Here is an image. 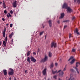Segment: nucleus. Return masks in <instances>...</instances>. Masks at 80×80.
Here are the masks:
<instances>
[{
	"instance_id": "34",
	"label": "nucleus",
	"mask_w": 80,
	"mask_h": 80,
	"mask_svg": "<svg viewBox=\"0 0 80 80\" xmlns=\"http://www.w3.org/2000/svg\"><path fill=\"white\" fill-rule=\"evenodd\" d=\"M72 34L71 33H70V34H69V38H71V37H72Z\"/></svg>"
},
{
	"instance_id": "9",
	"label": "nucleus",
	"mask_w": 80,
	"mask_h": 80,
	"mask_svg": "<svg viewBox=\"0 0 80 80\" xmlns=\"http://www.w3.org/2000/svg\"><path fill=\"white\" fill-rule=\"evenodd\" d=\"M67 12L68 13V12H69V13H71V12H72V9H71V8H70L68 7L67 10Z\"/></svg>"
},
{
	"instance_id": "35",
	"label": "nucleus",
	"mask_w": 80,
	"mask_h": 80,
	"mask_svg": "<svg viewBox=\"0 0 80 80\" xmlns=\"http://www.w3.org/2000/svg\"><path fill=\"white\" fill-rule=\"evenodd\" d=\"M10 13H11V14H13V11L12 10H11L10 11Z\"/></svg>"
},
{
	"instance_id": "6",
	"label": "nucleus",
	"mask_w": 80,
	"mask_h": 80,
	"mask_svg": "<svg viewBox=\"0 0 80 80\" xmlns=\"http://www.w3.org/2000/svg\"><path fill=\"white\" fill-rule=\"evenodd\" d=\"M6 30L7 29H6V28H5L4 30L2 32V35L3 36V37H4V38H5V32Z\"/></svg>"
},
{
	"instance_id": "45",
	"label": "nucleus",
	"mask_w": 80,
	"mask_h": 80,
	"mask_svg": "<svg viewBox=\"0 0 80 80\" xmlns=\"http://www.w3.org/2000/svg\"><path fill=\"white\" fill-rule=\"evenodd\" d=\"M9 80H12V77H10L9 78Z\"/></svg>"
},
{
	"instance_id": "59",
	"label": "nucleus",
	"mask_w": 80,
	"mask_h": 80,
	"mask_svg": "<svg viewBox=\"0 0 80 80\" xmlns=\"http://www.w3.org/2000/svg\"><path fill=\"white\" fill-rule=\"evenodd\" d=\"M2 52H4V50H2Z\"/></svg>"
},
{
	"instance_id": "22",
	"label": "nucleus",
	"mask_w": 80,
	"mask_h": 80,
	"mask_svg": "<svg viewBox=\"0 0 80 80\" xmlns=\"http://www.w3.org/2000/svg\"><path fill=\"white\" fill-rule=\"evenodd\" d=\"M3 44L4 46V47H6V45H7V44L6 43V42L5 41H3Z\"/></svg>"
},
{
	"instance_id": "47",
	"label": "nucleus",
	"mask_w": 80,
	"mask_h": 80,
	"mask_svg": "<svg viewBox=\"0 0 80 80\" xmlns=\"http://www.w3.org/2000/svg\"><path fill=\"white\" fill-rule=\"evenodd\" d=\"M67 26H65L64 27V28H67Z\"/></svg>"
},
{
	"instance_id": "41",
	"label": "nucleus",
	"mask_w": 80,
	"mask_h": 80,
	"mask_svg": "<svg viewBox=\"0 0 80 80\" xmlns=\"http://www.w3.org/2000/svg\"><path fill=\"white\" fill-rule=\"evenodd\" d=\"M77 2H78V3H80V0H78Z\"/></svg>"
},
{
	"instance_id": "17",
	"label": "nucleus",
	"mask_w": 80,
	"mask_h": 80,
	"mask_svg": "<svg viewBox=\"0 0 80 80\" xmlns=\"http://www.w3.org/2000/svg\"><path fill=\"white\" fill-rule=\"evenodd\" d=\"M76 59L75 58L73 59L70 62L71 64H73V63H74Z\"/></svg>"
},
{
	"instance_id": "16",
	"label": "nucleus",
	"mask_w": 80,
	"mask_h": 80,
	"mask_svg": "<svg viewBox=\"0 0 80 80\" xmlns=\"http://www.w3.org/2000/svg\"><path fill=\"white\" fill-rule=\"evenodd\" d=\"M60 71H61V70H59L57 72V71H56L55 72V71H53V70H52V73L53 74H55V73H59L60 72Z\"/></svg>"
},
{
	"instance_id": "26",
	"label": "nucleus",
	"mask_w": 80,
	"mask_h": 80,
	"mask_svg": "<svg viewBox=\"0 0 80 80\" xmlns=\"http://www.w3.org/2000/svg\"><path fill=\"white\" fill-rule=\"evenodd\" d=\"M52 56V53L51 52H49V57H51Z\"/></svg>"
},
{
	"instance_id": "51",
	"label": "nucleus",
	"mask_w": 80,
	"mask_h": 80,
	"mask_svg": "<svg viewBox=\"0 0 80 80\" xmlns=\"http://www.w3.org/2000/svg\"><path fill=\"white\" fill-rule=\"evenodd\" d=\"M2 45V42L1 41L0 42V45Z\"/></svg>"
},
{
	"instance_id": "7",
	"label": "nucleus",
	"mask_w": 80,
	"mask_h": 80,
	"mask_svg": "<svg viewBox=\"0 0 80 80\" xmlns=\"http://www.w3.org/2000/svg\"><path fill=\"white\" fill-rule=\"evenodd\" d=\"M43 75H47V68H45L42 72Z\"/></svg>"
},
{
	"instance_id": "63",
	"label": "nucleus",
	"mask_w": 80,
	"mask_h": 80,
	"mask_svg": "<svg viewBox=\"0 0 80 80\" xmlns=\"http://www.w3.org/2000/svg\"><path fill=\"white\" fill-rule=\"evenodd\" d=\"M66 22H67V21H66Z\"/></svg>"
},
{
	"instance_id": "12",
	"label": "nucleus",
	"mask_w": 80,
	"mask_h": 80,
	"mask_svg": "<svg viewBox=\"0 0 80 80\" xmlns=\"http://www.w3.org/2000/svg\"><path fill=\"white\" fill-rule=\"evenodd\" d=\"M30 57H28L27 59V61L29 63H30L31 62V60H30Z\"/></svg>"
},
{
	"instance_id": "32",
	"label": "nucleus",
	"mask_w": 80,
	"mask_h": 80,
	"mask_svg": "<svg viewBox=\"0 0 80 80\" xmlns=\"http://www.w3.org/2000/svg\"><path fill=\"white\" fill-rule=\"evenodd\" d=\"M72 52H75V49H73Z\"/></svg>"
},
{
	"instance_id": "39",
	"label": "nucleus",
	"mask_w": 80,
	"mask_h": 80,
	"mask_svg": "<svg viewBox=\"0 0 80 80\" xmlns=\"http://www.w3.org/2000/svg\"><path fill=\"white\" fill-rule=\"evenodd\" d=\"M25 73H28V72H27V70H26L25 71Z\"/></svg>"
},
{
	"instance_id": "54",
	"label": "nucleus",
	"mask_w": 80,
	"mask_h": 80,
	"mask_svg": "<svg viewBox=\"0 0 80 80\" xmlns=\"http://www.w3.org/2000/svg\"><path fill=\"white\" fill-rule=\"evenodd\" d=\"M14 80H16V78L15 77H14Z\"/></svg>"
},
{
	"instance_id": "46",
	"label": "nucleus",
	"mask_w": 80,
	"mask_h": 80,
	"mask_svg": "<svg viewBox=\"0 0 80 80\" xmlns=\"http://www.w3.org/2000/svg\"><path fill=\"white\" fill-rule=\"evenodd\" d=\"M2 20L3 21H5V19L4 18H2Z\"/></svg>"
},
{
	"instance_id": "55",
	"label": "nucleus",
	"mask_w": 80,
	"mask_h": 80,
	"mask_svg": "<svg viewBox=\"0 0 80 80\" xmlns=\"http://www.w3.org/2000/svg\"><path fill=\"white\" fill-rule=\"evenodd\" d=\"M77 2V0H74V2Z\"/></svg>"
},
{
	"instance_id": "5",
	"label": "nucleus",
	"mask_w": 80,
	"mask_h": 80,
	"mask_svg": "<svg viewBox=\"0 0 80 80\" xmlns=\"http://www.w3.org/2000/svg\"><path fill=\"white\" fill-rule=\"evenodd\" d=\"M31 59V61L33 63H35L36 62V59L34 58L32 56H31L30 58Z\"/></svg>"
},
{
	"instance_id": "11",
	"label": "nucleus",
	"mask_w": 80,
	"mask_h": 80,
	"mask_svg": "<svg viewBox=\"0 0 80 80\" xmlns=\"http://www.w3.org/2000/svg\"><path fill=\"white\" fill-rule=\"evenodd\" d=\"M14 71H8V74L9 75H13Z\"/></svg>"
},
{
	"instance_id": "40",
	"label": "nucleus",
	"mask_w": 80,
	"mask_h": 80,
	"mask_svg": "<svg viewBox=\"0 0 80 80\" xmlns=\"http://www.w3.org/2000/svg\"><path fill=\"white\" fill-rule=\"evenodd\" d=\"M76 33L78 34V35H80V33H79V32H77Z\"/></svg>"
},
{
	"instance_id": "61",
	"label": "nucleus",
	"mask_w": 80,
	"mask_h": 80,
	"mask_svg": "<svg viewBox=\"0 0 80 80\" xmlns=\"http://www.w3.org/2000/svg\"><path fill=\"white\" fill-rule=\"evenodd\" d=\"M0 28H1V26L0 25Z\"/></svg>"
},
{
	"instance_id": "31",
	"label": "nucleus",
	"mask_w": 80,
	"mask_h": 80,
	"mask_svg": "<svg viewBox=\"0 0 80 80\" xmlns=\"http://www.w3.org/2000/svg\"><path fill=\"white\" fill-rule=\"evenodd\" d=\"M78 32V28H76V33H77V32Z\"/></svg>"
},
{
	"instance_id": "37",
	"label": "nucleus",
	"mask_w": 80,
	"mask_h": 80,
	"mask_svg": "<svg viewBox=\"0 0 80 80\" xmlns=\"http://www.w3.org/2000/svg\"><path fill=\"white\" fill-rule=\"evenodd\" d=\"M66 69H67V68L66 67H65L64 68V69L63 70V71H65V70H66Z\"/></svg>"
},
{
	"instance_id": "15",
	"label": "nucleus",
	"mask_w": 80,
	"mask_h": 80,
	"mask_svg": "<svg viewBox=\"0 0 80 80\" xmlns=\"http://www.w3.org/2000/svg\"><path fill=\"white\" fill-rule=\"evenodd\" d=\"M49 27H51L52 26V21H51V20L49 21Z\"/></svg>"
},
{
	"instance_id": "49",
	"label": "nucleus",
	"mask_w": 80,
	"mask_h": 80,
	"mask_svg": "<svg viewBox=\"0 0 80 80\" xmlns=\"http://www.w3.org/2000/svg\"><path fill=\"white\" fill-rule=\"evenodd\" d=\"M58 65V64L57 63H56L55 64V66H57V65Z\"/></svg>"
},
{
	"instance_id": "23",
	"label": "nucleus",
	"mask_w": 80,
	"mask_h": 80,
	"mask_svg": "<svg viewBox=\"0 0 80 80\" xmlns=\"http://www.w3.org/2000/svg\"><path fill=\"white\" fill-rule=\"evenodd\" d=\"M53 66H54V64H53V63H52L50 66V68H53Z\"/></svg>"
},
{
	"instance_id": "24",
	"label": "nucleus",
	"mask_w": 80,
	"mask_h": 80,
	"mask_svg": "<svg viewBox=\"0 0 80 80\" xmlns=\"http://www.w3.org/2000/svg\"><path fill=\"white\" fill-rule=\"evenodd\" d=\"M74 68H75V69L76 70V71L79 74V71H78V68H77L76 67H75Z\"/></svg>"
},
{
	"instance_id": "2",
	"label": "nucleus",
	"mask_w": 80,
	"mask_h": 80,
	"mask_svg": "<svg viewBox=\"0 0 80 80\" xmlns=\"http://www.w3.org/2000/svg\"><path fill=\"white\" fill-rule=\"evenodd\" d=\"M47 60H48V57L47 56V55L45 54V58L44 59H42L41 62H46V61H47Z\"/></svg>"
},
{
	"instance_id": "38",
	"label": "nucleus",
	"mask_w": 80,
	"mask_h": 80,
	"mask_svg": "<svg viewBox=\"0 0 80 80\" xmlns=\"http://www.w3.org/2000/svg\"><path fill=\"white\" fill-rule=\"evenodd\" d=\"M56 78H57V76L56 75L54 76V77H53L54 78H55V79H56Z\"/></svg>"
},
{
	"instance_id": "33",
	"label": "nucleus",
	"mask_w": 80,
	"mask_h": 80,
	"mask_svg": "<svg viewBox=\"0 0 80 80\" xmlns=\"http://www.w3.org/2000/svg\"><path fill=\"white\" fill-rule=\"evenodd\" d=\"M4 13H5V14H6L7 13V11L6 10H5L4 11Z\"/></svg>"
},
{
	"instance_id": "20",
	"label": "nucleus",
	"mask_w": 80,
	"mask_h": 80,
	"mask_svg": "<svg viewBox=\"0 0 80 80\" xmlns=\"http://www.w3.org/2000/svg\"><path fill=\"white\" fill-rule=\"evenodd\" d=\"M79 65H80V62H77L76 63V67H78Z\"/></svg>"
},
{
	"instance_id": "60",
	"label": "nucleus",
	"mask_w": 80,
	"mask_h": 80,
	"mask_svg": "<svg viewBox=\"0 0 80 80\" xmlns=\"http://www.w3.org/2000/svg\"><path fill=\"white\" fill-rule=\"evenodd\" d=\"M39 35H40V32H39Z\"/></svg>"
},
{
	"instance_id": "48",
	"label": "nucleus",
	"mask_w": 80,
	"mask_h": 80,
	"mask_svg": "<svg viewBox=\"0 0 80 80\" xmlns=\"http://www.w3.org/2000/svg\"><path fill=\"white\" fill-rule=\"evenodd\" d=\"M74 19H75V17H73L72 18V20H73Z\"/></svg>"
},
{
	"instance_id": "28",
	"label": "nucleus",
	"mask_w": 80,
	"mask_h": 80,
	"mask_svg": "<svg viewBox=\"0 0 80 80\" xmlns=\"http://www.w3.org/2000/svg\"><path fill=\"white\" fill-rule=\"evenodd\" d=\"M5 40L6 41V42H7V36L6 37Z\"/></svg>"
},
{
	"instance_id": "13",
	"label": "nucleus",
	"mask_w": 80,
	"mask_h": 80,
	"mask_svg": "<svg viewBox=\"0 0 80 80\" xmlns=\"http://www.w3.org/2000/svg\"><path fill=\"white\" fill-rule=\"evenodd\" d=\"M64 16H65V14H64V13H62L61 14V17L59 18L60 19L63 18L64 17Z\"/></svg>"
},
{
	"instance_id": "64",
	"label": "nucleus",
	"mask_w": 80,
	"mask_h": 80,
	"mask_svg": "<svg viewBox=\"0 0 80 80\" xmlns=\"http://www.w3.org/2000/svg\"><path fill=\"white\" fill-rule=\"evenodd\" d=\"M43 28H44V27H43Z\"/></svg>"
},
{
	"instance_id": "21",
	"label": "nucleus",
	"mask_w": 80,
	"mask_h": 80,
	"mask_svg": "<svg viewBox=\"0 0 80 80\" xmlns=\"http://www.w3.org/2000/svg\"><path fill=\"white\" fill-rule=\"evenodd\" d=\"M12 15H11L9 13H8L7 15V17H8V18H9V17H12Z\"/></svg>"
},
{
	"instance_id": "52",
	"label": "nucleus",
	"mask_w": 80,
	"mask_h": 80,
	"mask_svg": "<svg viewBox=\"0 0 80 80\" xmlns=\"http://www.w3.org/2000/svg\"><path fill=\"white\" fill-rule=\"evenodd\" d=\"M58 23H60V21H58Z\"/></svg>"
},
{
	"instance_id": "36",
	"label": "nucleus",
	"mask_w": 80,
	"mask_h": 80,
	"mask_svg": "<svg viewBox=\"0 0 80 80\" xmlns=\"http://www.w3.org/2000/svg\"><path fill=\"white\" fill-rule=\"evenodd\" d=\"M13 26V24H11L10 25V27H12V26Z\"/></svg>"
},
{
	"instance_id": "42",
	"label": "nucleus",
	"mask_w": 80,
	"mask_h": 80,
	"mask_svg": "<svg viewBox=\"0 0 80 80\" xmlns=\"http://www.w3.org/2000/svg\"><path fill=\"white\" fill-rule=\"evenodd\" d=\"M32 53L33 55H36V53L35 52H33Z\"/></svg>"
},
{
	"instance_id": "8",
	"label": "nucleus",
	"mask_w": 80,
	"mask_h": 80,
	"mask_svg": "<svg viewBox=\"0 0 80 80\" xmlns=\"http://www.w3.org/2000/svg\"><path fill=\"white\" fill-rule=\"evenodd\" d=\"M62 8H68V6L67 3H64L63 6L62 7Z\"/></svg>"
},
{
	"instance_id": "58",
	"label": "nucleus",
	"mask_w": 80,
	"mask_h": 80,
	"mask_svg": "<svg viewBox=\"0 0 80 80\" xmlns=\"http://www.w3.org/2000/svg\"><path fill=\"white\" fill-rule=\"evenodd\" d=\"M59 80H62V79H60V78H59Z\"/></svg>"
},
{
	"instance_id": "14",
	"label": "nucleus",
	"mask_w": 80,
	"mask_h": 80,
	"mask_svg": "<svg viewBox=\"0 0 80 80\" xmlns=\"http://www.w3.org/2000/svg\"><path fill=\"white\" fill-rule=\"evenodd\" d=\"M3 72L4 73V75H5V76H6V75H7V70H6L5 69L3 70Z\"/></svg>"
},
{
	"instance_id": "43",
	"label": "nucleus",
	"mask_w": 80,
	"mask_h": 80,
	"mask_svg": "<svg viewBox=\"0 0 80 80\" xmlns=\"http://www.w3.org/2000/svg\"><path fill=\"white\" fill-rule=\"evenodd\" d=\"M70 71H71V72H73L74 70H73V69H70Z\"/></svg>"
},
{
	"instance_id": "44",
	"label": "nucleus",
	"mask_w": 80,
	"mask_h": 80,
	"mask_svg": "<svg viewBox=\"0 0 80 80\" xmlns=\"http://www.w3.org/2000/svg\"><path fill=\"white\" fill-rule=\"evenodd\" d=\"M2 1H1V2H0V5H2Z\"/></svg>"
},
{
	"instance_id": "57",
	"label": "nucleus",
	"mask_w": 80,
	"mask_h": 80,
	"mask_svg": "<svg viewBox=\"0 0 80 80\" xmlns=\"http://www.w3.org/2000/svg\"><path fill=\"white\" fill-rule=\"evenodd\" d=\"M8 24H6V26H8Z\"/></svg>"
},
{
	"instance_id": "3",
	"label": "nucleus",
	"mask_w": 80,
	"mask_h": 80,
	"mask_svg": "<svg viewBox=\"0 0 80 80\" xmlns=\"http://www.w3.org/2000/svg\"><path fill=\"white\" fill-rule=\"evenodd\" d=\"M17 1H15L12 2V6L13 7H14V8L17 7Z\"/></svg>"
},
{
	"instance_id": "53",
	"label": "nucleus",
	"mask_w": 80,
	"mask_h": 80,
	"mask_svg": "<svg viewBox=\"0 0 80 80\" xmlns=\"http://www.w3.org/2000/svg\"><path fill=\"white\" fill-rule=\"evenodd\" d=\"M37 52H38L37 53H38V52H39V49H38V50L37 51Z\"/></svg>"
},
{
	"instance_id": "25",
	"label": "nucleus",
	"mask_w": 80,
	"mask_h": 80,
	"mask_svg": "<svg viewBox=\"0 0 80 80\" xmlns=\"http://www.w3.org/2000/svg\"><path fill=\"white\" fill-rule=\"evenodd\" d=\"M30 53H31V51H29L27 53V56H29V55H30Z\"/></svg>"
},
{
	"instance_id": "30",
	"label": "nucleus",
	"mask_w": 80,
	"mask_h": 80,
	"mask_svg": "<svg viewBox=\"0 0 80 80\" xmlns=\"http://www.w3.org/2000/svg\"><path fill=\"white\" fill-rule=\"evenodd\" d=\"M44 33V31H42L40 32V35H43V33Z\"/></svg>"
},
{
	"instance_id": "27",
	"label": "nucleus",
	"mask_w": 80,
	"mask_h": 80,
	"mask_svg": "<svg viewBox=\"0 0 80 80\" xmlns=\"http://www.w3.org/2000/svg\"><path fill=\"white\" fill-rule=\"evenodd\" d=\"M73 57H71L70 59L68 60V61H70L71 59H73Z\"/></svg>"
},
{
	"instance_id": "19",
	"label": "nucleus",
	"mask_w": 80,
	"mask_h": 80,
	"mask_svg": "<svg viewBox=\"0 0 80 80\" xmlns=\"http://www.w3.org/2000/svg\"><path fill=\"white\" fill-rule=\"evenodd\" d=\"M13 32H12L11 34H10L9 35V38H12V36H13Z\"/></svg>"
},
{
	"instance_id": "18",
	"label": "nucleus",
	"mask_w": 80,
	"mask_h": 80,
	"mask_svg": "<svg viewBox=\"0 0 80 80\" xmlns=\"http://www.w3.org/2000/svg\"><path fill=\"white\" fill-rule=\"evenodd\" d=\"M2 5L4 8H7V6H6V5L5 4V2H4V1H3V3H2Z\"/></svg>"
},
{
	"instance_id": "10",
	"label": "nucleus",
	"mask_w": 80,
	"mask_h": 80,
	"mask_svg": "<svg viewBox=\"0 0 80 80\" xmlns=\"http://www.w3.org/2000/svg\"><path fill=\"white\" fill-rule=\"evenodd\" d=\"M59 72H60L59 74V76L60 77H62L63 75L64 74V72H63V71H61V70Z\"/></svg>"
},
{
	"instance_id": "56",
	"label": "nucleus",
	"mask_w": 80,
	"mask_h": 80,
	"mask_svg": "<svg viewBox=\"0 0 80 80\" xmlns=\"http://www.w3.org/2000/svg\"><path fill=\"white\" fill-rule=\"evenodd\" d=\"M47 38V35H46L45 36V38Z\"/></svg>"
},
{
	"instance_id": "50",
	"label": "nucleus",
	"mask_w": 80,
	"mask_h": 80,
	"mask_svg": "<svg viewBox=\"0 0 80 80\" xmlns=\"http://www.w3.org/2000/svg\"><path fill=\"white\" fill-rule=\"evenodd\" d=\"M13 39H12V40H11V42H12V43H13Z\"/></svg>"
},
{
	"instance_id": "4",
	"label": "nucleus",
	"mask_w": 80,
	"mask_h": 80,
	"mask_svg": "<svg viewBox=\"0 0 80 80\" xmlns=\"http://www.w3.org/2000/svg\"><path fill=\"white\" fill-rule=\"evenodd\" d=\"M57 47V44L54 42H52L51 43V48H53V47H54L55 48Z\"/></svg>"
},
{
	"instance_id": "29",
	"label": "nucleus",
	"mask_w": 80,
	"mask_h": 80,
	"mask_svg": "<svg viewBox=\"0 0 80 80\" xmlns=\"http://www.w3.org/2000/svg\"><path fill=\"white\" fill-rule=\"evenodd\" d=\"M9 70L11 71V72H14L13 69L12 68H10Z\"/></svg>"
},
{
	"instance_id": "1",
	"label": "nucleus",
	"mask_w": 80,
	"mask_h": 80,
	"mask_svg": "<svg viewBox=\"0 0 80 80\" xmlns=\"http://www.w3.org/2000/svg\"><path fill=\"white\" fill-rule=\"evenodd\" d=\"M70 78L68 77L66 78L67 80H76V79L73 77V74H70Z\"/></svg>"
},
{
	"instance_id": "62",
	"label": "nucleus",
	"mask_w": 80,
	"mask_h": 80,
	"mask_svg": "<svg viewBox=\"0 0 80 80\" xmlns=\"http://www.w3.org/2000/svg\"><path fill=\"white\" fill-rule=\"evenodd\" d=\"M48 80H50V79H48Z\"/></svg>"
}]
</instances>
